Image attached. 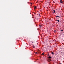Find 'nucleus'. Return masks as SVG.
<instances>
[{
    "label": "nucleus",
    "mask_w": 64,
    "mask_h": 64,
    "mask_svg": "<svg viewBox=\"0 0 64 64\" xmlns=\"http://www.w3.org/2000/svg\"><path fill=\"white\" fill-rule=\"evenodd\" d=\"M60 2H61V3H62V2H63V1L62 0H60Z\"/></svg>",
    "instance_id": "1"
},
{
    "label": "nucleus",
    "mask_w": 64,
    "mask_h": 64,
    "mask_svg": "<svg viewBox=\"0 0 64 64\" xmlns=\"http://www.w3.org/2000/svg\"><path fill=\"white\" fill-rule=\"evenodd\" d=\"M56 18L58 17L59 18H60V16H56Z\"/></svg>",
    "instance_id": "2"
},
{
    "label": "nucleus",
    "mask_w": 64,
    "mask_h": 64,
    "mask_svg": "<svg viewBox=\"0 0 64 64\" xmlns=\"http://www.w3.org/2000/svg\"><path fill=\"white\" fill-rule=\"evenodd\" d=\"M54 11V13H55V12H56V11L55 10H53Z\"/></svg>",
    "instance_id": "3"
},
{
    "label": "nucleus",
    "mask_w": 64,
    "mask_h": 64,
    "mask_svg": "<svg viewBox=\"0 0 64 64\" xmlns=\"http://www.w3.org/2000/svg\"><path fill=\"white\" fill-rule=\"evenodd\" d=\"M36 8V6H35L34 7V8L35 9V8Z\"/></svg>",
    "instance_id": "4"
},
{
    "label": "nucleus",
    "mask_w": 64,
    "mask_h": 64,
    "mask_svg": "<svg viewBox=\"0 0 64 64\" xmlns=\"http://www.w3.org/2000/svg\"><path fill=\"white\" fill-rule=\"evenodd\" d=\"M32 47L33 48H35V47L34 45H33V46H32Z\"/></svg>",
    "instance_id": "5"
},
{
    "label": "nucleus",
    "mask_w": 64,
    "mask_h": 64,
    "mask_svg": "<svg viewBox=\"0 0 64 64\" xmlns=\"http://www.w3.org/2000/svg\"><path fill=\"white\" fill-rule=\"evenodd\" d=\"M52 54H54V52H52Z\"/></svg>",
    "instance_id": "6"
},
{
    "label": "nucleus",
    "mask_w": 64,
    "mask_h": 64,
    "mask_svg": "<svg viewBox=\"0 0 64 64\" xmlns=\"http://www.w3.org/2000/svg\"><path fill=\"white\" fill-rule=\"evenodd\" d=\"M48 58H51V56H49V57H48Z\"/></svg>",
    "instance_id": "7"
},
{
    "label": "nucleus",
    "mask_w": 64,
    "mask_h": 64,
    "mask_svg": "<svg viewBox=\"0 0 64 64\" xmlns=\"http://www.w3.org/2000/svg\"><path fill=\"white\" fill-rule=\"evenodd\" d=\"M61 32H63V30H61Z\"/></svg>",
    "instance_id": "8"
},
{
    "label": "nucleus",
    "mask_w": 64,
    "mask_h": 64,
    "mask_svg": "<svg viewBox=\"0 0 64 64\" xmlns=\"http://www.w3.org/2000/svg\"><path fill=\"white\" fill-rule=\"evenodd\" d=\"M38 15H39L40 16V13H39Z\"/></svg>",
    "instance_id": "9"
},
{
    "label": "nucleus",
    "mask_w": 64,
    "mask_h": 64,
    "mask_svg": "<svg viewBox=\"0 0 64 64\" xmlns=\"http://www.w3.org/2000/svg\"><path fill=\"white\" fill-rule=\"evenodd\" d=\"M42 55H44V53H42Z\"/></svg>",
    "instance_id": "10"
},
{
    "label": "nucleus",
    "mask_w": 64,
    "mask_h": 64,
    "mask_svg": "<svg viewBox=\"0 0 64 64\" xmlns=\"http://www.w3.org/2000/svg\"><path fill=\"white\" fill-rule=\"evenodd\" d=\"M40 27L41 28V25H40Z\"/></svg>",
    "instance_id": "11"
},
{
    "label": "nucleus",
    "mask_w": 64,
    "mask_h": 64,
    "mask_svg": "<svg viewBox=\"0 0 64 64\" xmlns=\"http://www.w3.org/2000/svg\"><path fill=\"white\" fill-rule=\"evenodd\" d=\"M31 42H32V43H33V42L32 41H31Z\"/></svg>",
    "instance_id": "12"
},
{
    "label": "nucleus",
    "mask_w": 64,
    "mask_h": 64,
    "mask_svg": "<svg viewBox=\"0 0 64 64\" xmlns=\"http://www.w3.org/2000/svg\"><path fill=\"white\" fill-rule=\"evenodd\" d=\"M36 54H38V52H36Z\"/></svg>",
    "instance_id": "13"
},
{
    "label": "nucleus",
    "mask_w": 64,
    "mask_h": 64,
    "mask_svg": "<svg viewBox=\"0 0 64 64\" xmlns=\"http://www.w3.org/2000/svg\"><path fill=\"white\" fill-rule=\"evenodd\" d=\"M49 53H48V55H49Z\"/></svg>",
    "instance_id": "14"
},
{
    "label": "nucleus",
    "mask_w": 64,
    "mask_h": 64,
    "mask_svg": "<svg viewBox=\"0 0 64 64\" xmlns=\"http://www.w3.org/2000/svg\"><path fill=\"white\" fill-rule=\"evenodd\" d=\"M58 21L59 22V20H58Z\"/></svg>",
    "instance_id": "15"
},
{
    "label": "nucleus",
    "mask_w": 64,
    "mask_h": 64,
    "mask_svg": "<svg viewBox=\"0 0 64 64\" xmlns=\"http://www.w3.org/2000/svg\"><path fill=\"white\" fill-rule=\"evenodd\" d=\"M59 64H62V63H60Z\"/></svg>",
    "instance_id": "16"
},
{
    "label": "nucleus",
    "mask_w": 64,
    "mask_h": 64,
    "mask_svg": "<svg viewBox=\"0 0 64 64\" xmlns=\"http://www.w3.org/2000/svg\"><path fill=\"white\" fill-rule=\"evenodd\" d=\"M30 4H32V2H30Z\"/></svg>",
    "instance_id": "17"
},
{
    "label": "nucleus",
    "mask_w": 64,
    "mask_h": 64,
    "mask_svg": "<svg viewBox=\"0 0 64 64\" xmlns=\"http://www.w3.org/2000/svg\"><path fill=\"white\" fill-rule=\"evenodd\" d=\"M50 60V61H51V60Z\"/></svg>",
    "instance_id": "18"
},
{
    "label": "nucleus",
    "mask_w": 64,
    "mask_h": 64,
    "mask_svg": "<svg viewBox=\"0 0 64 64\" xmlns=\"http://www.w3.org/2000/svg\"><path fill=\"white\" fill-rule=\"evenodd\" d=\"M54 19H55V18H54Z\"/></svg>",
    "instance_id": "19"
},
{
    "label": "nucleus",
    "mask_w": 64,
    "mask_h": 64,
    "mask_svg": "<svg viewBox=\"0 0 64 64\" xmlns=\"http://www.w3.org/2000/svg\"><path fill=\"white\" fill-rule=\"evenodd\" d=\"M55 32H56V31H55Z\"/></svg>",
    "instance_id": "20"
}]
</instances>
